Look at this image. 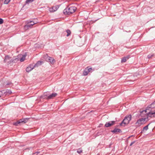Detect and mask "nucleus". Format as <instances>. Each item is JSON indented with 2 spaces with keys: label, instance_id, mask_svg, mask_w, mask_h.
Instances as JSON below:
<instances>
[{
  "label": "nucleus",
  "instance_id": "obj_1",
  "mask_svg": "<svg viewBox=\"0 0 155 155\" xmlns=\"http://www.w3.org/2000/svg\"><path fill=\"white\" fill-rule=\"evenodd\" d=\"M148 109L144 110H140V115L142 117H146L148 119V117H154L155 115V111L147 112Z\"/></svg>",
  "mask_w": 155,
  "mask_h": 155
},
{
  "label": "nucleus",
  "instance_id": "obj_2",
  "mask_svg": "<svg viewBox=\"0 0 155 155\" xmlns=\"http://www.w3.org/2000/svg\"><path fill=\"white\" fill-rule=\"evenodd\" d=\"M76 10V8L75 6H71L68 7L63 11V13L65 15H70L74 13Z\"/></svg>",
  "mask_w": 155,
  "mask_h": 155
},
{
  "label": "nucleus",
  "instance_id": "obj_3",
  "mask_svg": "<svg viewBox=\"0 0 155 155\" xmlns=\"http://www.w3.org/2000/svg\"><path fill=\"white\" fill-rule=\"evenodd\" d=\"M131 118V115H129L128 116H126L122 121V123L120 124V125H121L123 124H127L130 120Z\"/></svg>",
  "mask_w": 155,
  "mask_h": 155
},
{
  "label": "nucleus",
  "instance_id": "obj_4",
  "mask_svg": "<svg viewBox=\"0 0 155 155\" xmlns=\"http://www.w3.org/2000/svg\"><path fill=\"white\" fill-rule=\"evenodd\" d=\"M147 120L148 119L146 118H140L137 120L135 124L137 126H139L141 125L144 123L145 121H147Z\"/></svg>",
  "mask_w": 155,
  "mask_h": 155
},
{
  "label": "nucleus",
  "instance_id": "obj_5",
  "mask_svg": "<svg viewBox=\"0 0 155 155\" xmlns=\"http://www.w3.org/2000/svg\"><path fill=\"white\" fill-rule=\"evenodd\" d=\"M46 60L47 61L50 62V64H53L55 62L54 58L50 57H48L46 58Z\"/></svg>",
  "mask_w": 155,
  "mask_h": 155
},
{
  "label": "nucleus",
  "instance_id": "obj_6",
  "mask_svg": "<svg viewBox=\"0 0 155 155\" xmlns=\"http://www.w3.org/2000/svg\"><path fill=\"white\" fill-rule=\"evenodd\" d=\"M115 123V121H110L106 123L105 126L106 127H110L114 124Z\"/></svg>",
  "mask_w": 155,
  "mask_h": 155
},
{
  "label": "nucleus",
  "instance_id": "obj_7",
  "mask_svg": "<svg viewBox=\"0 0 155 155\" xmlns=\"http://www.w3.org/2000/svg\"><path fill=\"white\" fill-rule=\"evenodd\" d=\"M57 95V94L56 93H52L51 94L48 95V98H47V99H53Z\"/></svg>",
  "mask_w": 155,
  "mask_h": 155
},
{
  "label": "nucleus",
  "instance_id": "obj_8",
  "mask_svg": "<svg viewBox=\"0 0 155 155\" xmlns=\"http://www.w3.org/2000/svg\"><path fill=\"white\" fill-rule=\"evenodd\" d=\"M35 67L33 65H30L26 68V71L27 72H29L32 70Z\"/></svg>",
  "mask_w": 155,
  "mask_h": 155
},
{
  "label": "nucleus",
  "instance_id": "obj_9",
  "mask_svg": "<svg viewBox=\"0 0 155 155\" xmlns=\"http://www.w3.org/2000/svg\"><path fill=\"white\" fill-rule=\"evenodd\" d=\"M129 58V56H127L126 57H123L121 59V62L122 63L125 62L126 61L127 59H128Z\"/></svg>",
  "mask_w": 155,
  "mask_h": 155
},
{
  "label": "nucleus",
  "instance_id": "obj_10",
  "mask_svg": "<svg viewBox=\"0 0 155 155\" xmlns=\"http://www.w3.org/2000/svg\"><path fill=\"white\" fill-rule=\"evenodd\" d=\"M43 63V61H38L36 64H35L34 66L35 68L36 67H38L41 65Z\"/></svg>",
  "mask_w": 155,
  "mask_h": 155
},
{
  "label": "nucleus",
  "instance_id": "obj_11",
  "mask_svg": "<svg viewBox=\"0 0 155 155\" xmlns=\"http://www.w3.org/2000/svg\"><path fill=\"white\" fill-rule=\"evenodd\" d=\"M111 132L113 133H117L118 132H119L121 131L120 129L117 128H115L114 130H112Z\"/></svg>",
  "mask_w": 155,
  "mask_h": 155
},
{
  "label": "nucleus",
  "instance_id": "obj_12",
  "mask_svg": "<svg viewBox=\"0 0 155 155\" xmlns=\"http://www.w3.org/2000/svg\"><path fill=\"white\" fill-rule=\"evenodd\" d=\"M37 22H33L32 21H30L28 22L27 24L28 25H31L30 27L31 28L33 25H34L35 24H36Z\"/></svg>",
  "mask_w": 155,
  "mask_h": 155
},
{
  "label": "nucleus",
  "instance_id": "obj_13",
  "mask_svg": "<svg viewBox=\"0 0 155 155\" xmlns=\"http://www.w3.org/2000/svg\"><path fill=\"white\" fill-rule=\"evenodd\" d=\"M58 6H54L52 7V8L51 9L50 11L51 12H54L56 11L58 9Z\"/></svg>",
  "mask_w": 155,
  "mask_h": 155
},
{
  "label": "nucleus",
  "instance_id": "obj_14",
  "mask_svg": "<svg viewBox=\"0 0 155 155\" xmlns=\"http://www.w3.org/2000/svg\"><path fill=\"white\" fill-rule=\"evenodd\" d=\"M27 55V54H26L23 55L21 58L20 59V61L21 62L23 61L25 59V57Z\"/></svg>",
  "mask_w": 155,
  "mask_h": 155
},
{
  "label": "nucleus",
  "instance_id": "obj_15",
  "mask_svg": "<svg viewBox=\"0 0 155 155\" xmlns=\"http://www.w3.org/2000/svg\"><path fill=\"white\" fill-rule=\"evenodd\" d=\"M48 94H47V93H45L43 94V95L41 96L40 97L41 98H48Z\"/></svg>",
  "mask_w": 155,
  "mask_h": 155
},
{
  "label": "nucleus",
  "instance_id": "obj_16",
  "mask_svg": "<svg viewBox=\"0 0 155 155\" xmlns=\"http://www.w3.org/2000/svg\"><path fill=\"white\" fill-rule=\"evenodd\" d=\"M10 60V58L8 56H6L5 57V58L4 60V62H7L8 61Z\"/></svg>",
  "mask_w": 155,
  "mask_h": 155
},
{
  "label": "nucleus",
  "instance_id": "obj_17",
  "mask_svg": "<svg viewBox=\"0 0 155 155\" xmlns=\"http://www.w3.org/2000/svg\"><path fill=\"white\" fill-rule=\"evenodd\" d=\"M148 107L149 108H154L155 107V101L149 105V107H147V108Z\"/></svg>",
  "mask_w": 155,
  "mask_h": 155
},
{
  "label": "nucleus",
  "instance_id": "obj_18",
  "mask_svg": "<svg viewBox=\"0 0 155 155\" xmlns=\"http://www.w3.org/2000/svg\"><path fill=\"white\" fill-rule=\"evenodd\" d=\"M89 73V71L87 70V68H85L83 72V74L84 76L87 75Z\"/></svg>",
  "mask_w": 155,
  "mask_h": 155
},
{
  "label": "nucleus",
  "instance_id": "obj_19",
  "mask_svg": "<svg viewBox=\"0 0 155 155\" xmlns=\"http://www.w3.org/2000/svg\"><path fill=\"white\" fill-rule=\"evenodd\" d=\"M10 1V0H0V2H3L4 4H8Z\"/></svg>",
  "mask_w": 155,
  "mask_h": 155
},
{
  "label": "nucleus",
  "instance_id": "obj_20",
  "mask_svg": "<svg viewBox=\"0 0 155 155\" xmlns=\"http://www.w3.org/2000/svg\"><path fill=\"white\" fill-rule=\"evenodd\" d=\"M30 26L31 25H28L27 24V25L24 26V28L25 30H27L30 28H31V27H30Z\"/></svg>",
  "mask_w": 155,
  "mask_h": 155
},
{
  "label": "nucleus",
  "instance_id": "obj_21",
  "mask_svg": "<svg viewBox=\"0 0 155 155\" xmlns=\"http://www.w3.org/2000/svg\"><path fill=\"white\" fill-rule=\"evenodd\" d=\"M23 120H23V119H21L19 120L18 121H17L16 122V123H15V124L17 125L18 124H20L21 123H23Z\"/></svg>",
  "mask_w": 155,
  "mask_h": 155
},
{
  "label": "nucleus",
  "instance_id": "obj_22",
  "mask_svg": "<svg viewBox=\"0 0 155 155\" xmlns=\"http://www.w3.org/2000/svg\"><path fill=\"white\" fill-rule=\"evenodd\" d=\"M5 90H3L2 91H0V97H1L3 94H5Z\"/></svg>",
  "mask_w": 155,
  "mask_h": 155
},
{
  "label": "nucleus",
  "instance_id": "obj_23",
  "mask_svg": "<svg viewBox=\"0 0 155 155\" xmlns=\"http://www.w3.org/2000/svg\"><path fill=\"white\" fill-rule=\"evenodd\" d=\"M66 31L67 33V36L68 37L69 35H70L71 34V32L70 31V30L69 29H67L66 30Z\"/></svg>",
  "mask_w": 155,
  "mask_h": 155
},
{
  "label": "nucleus",
  "instance_id": "obj_24",
  "mask_svg": "<svg viewBox=\"0 0 155 155\" xmlns=\"http://www.w3.org/2000/svg\"><path fill=\"white\" fill-rule=\"evenodd\" d=\"M5 91H6V92H5V95L7 94V93L10 94L12 93L11 90H5Z\"/></svg>",
  "mask_w": 155,
  "mask_h": 155
},
{
  "label": "nucleus",
  "instance_id": "obj_25",
  "mask_svg": "<svg viewBox=\"0 0 155 155\" xmlns=\"http://www.w3.org/2000/svg\"><path fill=\"white\" fill-rule=\"evenodd\" d=\"M149 124H148V125H147L146 126L144 127L143 128V130H147L148 129V127Z\"/></svg>",
  "mask_w": 155,
  "mask_h": 155
},
{
  "label": "nucleus",
  "instance_id": "obj_26",
  "mask_svg": "<svg viewBox=\"0 0 155 155\" xmlns=\"http://www.w3.org/2000/svg\"><path fill=\"white\" fill-rule=\"evenodd\" d=\"M154 56V54H150L148 55V58H150Z\"/></svg>",
  "mask_w": 155,
  "mask_h": 155
},
{
  "label": "nucleus",
  "instance_id": "obj_27",
  "mask_svg": "<svg viewBox=\"0 0 155 155\" xmlns=\"http://www.w3.org/2000/svg\"><path fill=\"white\" fill-rule=\"evenodd\" d=\"M23 119L24 120H23V122L24 123H25L27 122V121L28 120V118H25Z\"/></svg>",
  "mask_w": 155,
  "mask_h": 155
},
{
  "label": "nucleus",
  "instance_id": "obj_28",
  "mask_svg": "<svg viewBox=\"0 0 155 155\" xmlns=\"http://www.w3.org/2000/svg\"><path fill=\"white\" fill-rule=\"evenodd\" d=\"M82 151L80 149H78L77 151V152L78 153H80L82 152Z\"/></svg>",
  "mask_w": 155,
  "mask_h": 155
},
{
  "label": "nucleus",
  "instance_id": "obj_29",
  "mask_svg": "<svg viewBox=\"0 0 155 155\" xmlns=\"http://www.w3.org/2000/svg\"><path fill=\"white\" fill-rule=\"evenodd\" d=\"M86 68H87V70L89 72H91L92 70V69L91 68H88V67H87Z\"/></svg>",
  "mask_w": 155,
  "mask_h": 155
},
{
  "label": "nucleus",
  "instance_id": "obj_30",
  "mask_svg": "<svg viewBox=\"0 0 155 155\" xmlns=\"http://www.w3.org/2000/svg\"><path fill=\"white\" fill-rule=\"evenodd\" d=\"M3 21L2 18H0V24H1L3 23Z\"/></svg>",
  "mask_w": 155,
  "mask_h": 155
},
{
  "label": "nucleus",
  "instance_id": "obj_31",
  "mask_svg": "<svg viewBox=\"0 0 155 155\" xmlns=\"http://www.w3.org/2000/svg\"><path fill=\"white\" fill-rule=\"evenodd\" d=\"M135 142H136L135 141H133L130 144V146H131L133 144H134Z\"/></svg>",
  "mask_w": 155,
  "mask_h": 155
},
{
  "label": "nucleus",
  "instance_id": "obj_32",
  "mask_svg": "<svg viewBox=\"0 0 155 155\" xmlns=\"http://www.w3.org/2000/svg\"><path fill=\"white\" fill-rule=\"evenodd\" d=\"M12 84V83L11 82L8 83L7 84V85H11Z\"/></svg>",
  "mask_w": 155,
  "mask_h": 155
},
{
  "label": "nucleus",
  "instance_id": "obj_33",
  "mask_svg": "<svg viewBox=\"0 0 155 155\" xmlns=\"http://www.w3.org/2000/svg\"><path fill=\"white\" fill-rule=\"evenodd\" d=\"M39 153V152H37L35 153H37V154H38Z\"/></svg>",
  "mask_w": 155,
  "mask_h": 155
},
{
  "label": "nucleus",
  "instance_id": "obj_34",
  "mask_svg": "<svg viewBox=\"0 0 155 155\" xmlns=\"http://www.w3.org/2000/svg\"><path fill=\"white\" fill-rule=\"evenodd\" d=\"M130 137H128V138H130Z\"/></svg>",
  "mask_w": 155,
  "mask_h": 155
}]
</instances>
